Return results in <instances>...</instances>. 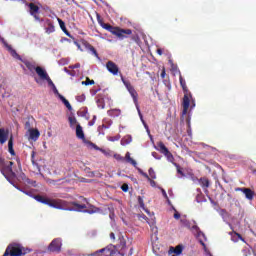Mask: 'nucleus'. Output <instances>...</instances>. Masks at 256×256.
<instances>
[{
	"instance_id": "nucleus-15",
	"label": "nucleus",
	"mask_w": 256,
	"mask_h": 256,
	"mask_svg": "<svg viewBox=\"0 0 256 256\" xmlns=\"http://www.w3.org/2000/svg\"><path fill=\"white\" fill-rule=\"evenodd\" d=\"M169 255H181L183 253V245H177L176 247H170L168 251Z\"/></svg>"
},
{
	"instance_id": "nucleus-38",
	"label": "nucleus",
	"mask_w": 256,
	"mask_h": 256,
	"mask_svg": "<svg viewBox=\"0 0 256 256\" xmlns=\"http://www.w3.org/2000/svg\"><path fill=\"white\" fill-rule=\"evenodd\" d=\"M25 183H27L28 185H32V187H36L37 186V181L31 180L29 178H26Z\"/></svg>"
},
{
	"instance_id": "nucleus-59",
	"label": "nucleus",
	"mask_w": 256,
	"mask_h": 256,
	"mask_svg": "<svg viewBox=\"0 0 256 256\" xmlns=\"http://www.w3.org/2000/svg\"><path fill=\"white\" fill-rule=\"evenodd\" d=\"M91 145L94 147V149H96V151H99L100 148H98L97 145H95V144H93V143H91Z\"/></svg>"
},
{
	"instance_id": "nucleus-46",
	"label": "nucleus",
	"mask_w": 256,
	"mask_h": 256,
	"mask_svg": "<svg viewBox=\"0 0 256 256\" xmlns=\"http://www.w3.org/2000/svg\"><path fill=\"white\" fill-rule=\"evenodd\" d=\"M150 227H151V231L153 232V233H158V231H157V226H155V225H150Z\"/></svg>"
},
{
	"instance_id": "nucleus-13",
	"label": "nucleus",
	"mask_w": 256,
	"mask_h": 256,
	"mask_svg": "<svg viewBox=\"0 0 256 256\" xmlns=\"http://www.w3.org/2000/svg\"><path fill=\"white\" fill-rule=\"evenodd\" d=\"M45 33H47V35H51V33H55V25H53V21L49 19L45 21Z\"/></svg>"
},
{
	"instance_id": "nucleus-43",
	"label": "nucleus",
	"mask_w": 256,
	"mask_h": 256,
	"mask_svg": "<svg viewBox=\"0 0 256 256\" xmlns=\"http://www.w3.org/2000/svg\"><path fill=\"white\" fill-rule=\"evenodd\" d=\"M128 163H131V165H133V167H137V161H135L133 158H130Z\"/></svg>"
},
{
	"instance_id": "nucleus-58",
	"label": "nucleus",
	"mask_w": 256,
	"mask_h": 256,
	"mask_svg": "<svg viewBox=\"0 0 256 256\" xmlns=\"http://www.w3.org/2000/svg\"><path fill=\"white\" fill-rule=\"evenodd\" d=\"M157 53H158V55H163V50L157 49Z\"/></svg>"
},
{
	"instance_id": "nucleus-24",
	"label": "nucleus",
	"mask_w": 256,
	"mask_h": 256,
	"mask_svg": "<svg viewBox=\"0 0 256 256\" xmlns=\"http://www.w3.org/2000/svg\"><path fill=\"white\" fill-rule=\"evenodd\" d=\"M108 116L109 117H120L121 116V110L119 109H111V110H108L107 112Z\"/></svg>"
},
{
	"instance_id": "nucleus-17",
	"label": "nucleus",
	"mask_w": 256,
	"mask_h": 256,
	"mask_svg": "<svg viewBox=\"0 0 256 256\" xmlns=\"http://www.w3.org/2000/svg\"><path fill=\"white\" fill-rule=\"evenodd\" d=\"M242 191L246 199H248L249 201H253V197H255V192H253V190L249 188H242Z\"/></svg>"
},
{
	"instance_id": "nucleus-9",
	"label": "nucleus",
	"mask_w": 256,
	"mask_h": 256,
	"mask_svg": "<svg viewBox=\"0 0 256 256\" xmlns=\"http://www.w3.org/2000/svg\"><path fill=\"white\" fill-rule=\"evenodd\" d=\"M61 240L60 238H55L48 246V251L51 253H60L61 252Z\"/></svg>"
},
{
	"instance_id": "nucleus-63",
	"label": "nucleus",
	"mask_w": 256,
	"mask_h": 256,
	"mask_svg": "<svg viewBox=\"0 0 256 256\" xmlns=\"http://www.w3.org/2000/svg\"><path fill=\"white\" fill-rule=\"evenodd\" d=\"M11 179H15V178H9V179H7V181H9V183H13V182H11Z\"/></svg>"
},
{
	"instance_id": "nucleus-23",
	"label": "nucleus",
	"mask_w": 256,
	"mask_h": 256,
	"mask_svg": "<svg viewBox=\"0 0 256 256\" xmlns=\"http://www.w3.org/2000/svg\"><path fill=\"white\" fill-rule=\"evenodd\" d=\"M157 147L158 150L162 153V155H166L167 153H169V149L167 148V146H165L163 142H158Z\"/></svg>"
},
{
	"instance_id": "nucleus-40",
	"label": "nucleus",
	"mask_w": 256,
	"mask_h": 256,
	"mask_svg": "<svg viewBox=\"0 0 256 256\" xmlns=\"http://www.w3.org/2000/svg\"><path fill=\"white\" fill-rule=\"evenodd\" d=\"M76 100L79 102V103H83V101H85V94H82L80 96H77L76 97Z\"/></svg>"
},
{
	"instance_id": "nucleus-64",
	"label": "nucleus",
	"mask_w": 256,
	"mask_h": 256,
	"mask_svg": "<svg viewBox=\"0 0 256 256\" xmlns=\"http://www.w3.org/2000/svg\"><path fill=\"white\" fill-rule=\"evenodd\" d=\"M143 219H147V216L143 215Z\"/></svg>"
},
{
	"instance_id": "nucleus-31",
	"label": "nucleus",
	"mask_w": 256,
	"mask_h": 256,
	"mask_svg": "<svg viewBox=\"0 0 256 256\" xmlns=\"http://www.w3.org/2000/svg\"><path fill=\"white\" fill-rule=\"evenodd\" d=\"M138 113H139V117H140V119H141V121H142V123H143V125H144V127H145V129L147 131V133H150L149 126L147 125V123H145V120H143V114H141L140 110H138Z\"/></svg>"
},
{
	"instance_id": "nucleus-11",
	"label": "nucleus",
	"mask_w": 256,
	"mask_h": 256,
	"mask_svg": "<svg viewBox=\"0 0 256 256\" xmlns=\"http://www.w3.org/2000/svg\"><path fill=\"white\" fill-rule=\"evenodd\" d=\"M29 9H30V15H32V17H34V19H36V21H39V6L35 5V3H30L28 5Z\"/></svg>"
},
{
	"instance_id": "nucleus-18",
	"label": "nucleus",
	"mask_w": 256,
	"mask_h": 256,
	"mask_svg": "<svg viewBox=\"0 0 256 256\" xmlns=\"http://www.w3.org/2000/svg\"><path fill=\"white\" fill-rule=\"evenodd\" d=\"M57 21L60 25V29H62L63 33H65V35H67V37H73L71 36V33L69 32V30H67V26H65V22L61 19V18H57Z\"/></svg>"
},
{
	"instance_id": "nucleus-34",
	"label": "nucleus",
	"mask_w": 256,
	"mask_h": 256,
	"mask_svg": "<svg viewBox=\"0 0 256 256\" xmlns=\"http://www.w3.org/2000/svg\"><path fill=\"white\" fill-rule=\"evenodd\" d=\"M68 121L70 123V127H73L74 125H77V118H75V116H70L68 118Z\"/></svg>"
},
{
	"instance_id": "nucleus-21",
	"label": "nucleus",
	"mask_w": 256,
	"mask_h": 256,
	"mask_svg": "<svg viewBox=\"0 0 256 256\" xmlns=\"http://www.w3.org/2000/svg\"><path fill=\"white\" fill-rule=\"evenodd\" d=\"M231 240L234 241V243H237V241H243V243H245V238H243V236L237 232L231 233Z\"/></svg>"
},
{
	"instance_id": "nucleus-47",
	"label": "nucleus",
	"mask_w": 256,
	"mask_h": 256,
	"mask_svg": "<svg viewBox=\"0 0 256 256\" xmlns=\"http://www.w3.org/2000/svg\"><path fill=\"white\" fill-rule=\"evenodd\" d=\"M81 67V64L77 63L75 65L70 66V69H79Z\"/></svg>"
},
{
	"instance_id": "nucleus-35",
	"label": "nucleus",
	"mask_w": 256,
	"mask_h": 256,
	"mask_svg": "<svg viewBox=\"0 0 256 256\" xmlns=\"http://www.w3.org/2000/svg\"><path fill=\"white\" fill-rule=\"evenodd\" d=\"M148 173H149L148 177H150V179H157V175L155 174V170H153V168H150L148 170Z\"/></svg>"
},
{
	"instance_id": "nucleus-56",
	"label": "nucleus",
	"mask_w": 256,
	"mask_h": 256,
	"mask_svg": "<svg viewBox=\"0 0 256 256\" xmlns=\"http://www.w3.org/2000/svg\"><path fill=\"white\" fill-rule=\"evenodd\" d=\"M74 45L78 47V49H81V44L79 42H74Z\"/></svg>"
},
{
	"instance_id": "nucleus-19",
	"label": "nucleus",
	"mask_w": 256,
	"mask_h": 256,
	"mask_svg": "<svg viewBox=\"0 0 256 256\" xmlns=\"http://www.w3.org/2000/svg\"><path fill=\"white\" fill-rule=\"evenodd\" d=\"M9 137V133L5 131V129L0 128V143L1 145L7 142V138Z\"/></svg>"
},
{
	"instance_id": "nucleus-8",
	"label": "nucleus",
	"mask_w": 256,
	"mask_h": 256,
	"mask_svg": "<svg viewBox=\"0 0 256 256\" xmlns=\"http://www.w3.org/2000/svg\"><path fill=\"white\" fill-rule=\"evenodd\" d=\"M38 77L42 79V81H47L49 87H52V89L55 87V83H53V80L49 77L47 70L38 68Z\"/></svg>"
},
{
	"instance_id": "nucleus-7",
	"label": "nucleus",
	"mask_w": 256,
	"mask_h": 256,
	"mask_svg": "<svg viewBox=\"0 0 256 256\" xmlns=\"http://www.w3.org/2000/svg\"><path fill=\"white\" fill-rule=\"evenodd\" d=\"M120 79L123 83V85L126 87L127 91L131 95L133 101L135 104H137L139 94L137 93V90H135V87L131 85V82L125 80V77H123V74L120 73Z\"/></svg>"
},
{
	"instance_id": "nucleus-60",
	"label": "nucleus",
	"mask_w": 256,
	"mask_h": 256,
	"mask_svg": "<svg viewBox=\"0 0 256 256\" xmlns=\"http://www.w3.org/2000/svg\"><path fill=\"white\" fill-rule=\"evenodd\" d=\"M64 71L66 72V73H69L70 75H74V74H72L67 68H64Z\"/></svg>"
},
{
	"instance_id": "nucleus-25",
	"label": "nucleus",
	"mask_w": 256,
	"mask_h": 256,
	"mask_svg": "<svg viewBox=\"0 0 256 256\" xmlns=\"http://www.w3.org/2000/svg\"><path fill=\"white\" fill-rule=\"evenodd\" d=\"M199 183H200V185H201V187H202L203 189L209 188L210 182H209V179H208V178H205V177L200 178V179H199Z\"/></svg>"
},
{
	"instance_id": "nucleus-36",
	"label": "nucleus",
	"mask_w": 256,
	"mask_h": 256,
	"mask_svg": "<svg viewBox=\"0 0 256 256\" xmlns=\"http://www.w3.org/2000/svg\"><path fill=\"white\" fill-rule=\"evenodd\" d=\"M82 85H95V80H91L87 77L86 81H82Z\"/></svg>"
},
{
	"instance_id": "nucleus-45",
	"label": "nucleus",
	"mask_w": 256,
	"mask_h": 256,
	"mask_svg": "<svg viewBox=\"0 0 256 256\" xmlns=\"http://www.w3.org/2000/svg\"><path fill=\"white\" fill-rule=\"evenodd\" d=\"M167 75V72L165 71V68L162 69L160 77L161 79H164V77Z\"/></svg>"
},
{
	"instance_id": "nucleus-39",
	"label": "nucleus",
	"mask_w": 256,
	"mask_h": 256,
	"mask_svg": "<svg viewBox=\"0 0 256 256\" xmlns=\"http://www.w3.org/2000/svg\"><path fill=\"white\" fill-rule=\"evenodd\" d=\"M18 181H27V176L25 175V173H20V175L18 176Z\"/></svg>"
},
{
	"instance_id": "nucleus-49",
	"label": "nucleus",
	"mask_w": 256,
	"mask_h": 256,
	"mask_svg": "<svg viewBox=\"0 0 256 256\" xmlns=\"http://www.w3.org/2000/svg\"><path fill=\"white\" fill-rule=\"evenodd\" d=\"M25 129H31V122L29 121L25 122Z\"/></svg>"
},
{
	"instance_id": "nucleus-22",
	"label": "nucleus",
	"mask_w": 256,
	"mask_h": 256,
	"mask_svg": "<svg viewBox=\"0 0 256 256\" xmlns=\"http://www.w3.org/2000/svg\"><path fill=\"white\" fill-rule=\"evenodd\" d=\"M41 133L37 129H30V139L32 141H37L40 137Z\"/></svg>"
},
{
	"instance_id": "nucleus-27",
	"label": "nucleus",
	"mask_w": 256,
	"mask_h": 256,
	"mask_svg": "<svg viewBox=\"0 0 256 256\" xmlns=\"http://www.w3.org/2000/svg\"><path fill=\"white\" fill-rule=\"evenodd\" d=\"M8 151L10 155L15 156V150L13 149V136H11L8 141Z\"/></svg>"
},
{
	"instance_id": "nucleus-33",
	"label": "nucleus",
	"mask_w": 256,
	"mask_h": 256,
	"mask_svg": "<svg viewBox=\"0 0 256 256\" xmlns=\"http://www.w3.org/2000/svg\"><path fill=\"white\" fill-rule=\"evenodd\" d=\"M164 155L170 163H175V162H173V161H175V157H173V154L170 151Z\"/></svg>"
},
{
	"instance_id": "nucleus-41",
	"label": "nucleus",
	"mask_w": 256,
	"mask_h": 256,
	"mask_svg": "<svg viewBox=\"0 0 256 256\" xmlns=\"http://www.w3.org/2000/svg\"><path fill=\"white\" fill-rule=\"evenodd\" d=\"M121 189L124 193H127V191H129V185L127 183H124L122 186H121Z\"/></svg>"
},
{
	"instance_id": "nucleus-3",
	"label": "nucleus",
	"mask_w": 256,
	"mask_h": 256,
	"mask_svg": "<svg viewBox=\"0 0 256 256\" xmlns=\"http://www.w3.org/2000/svg\"><path fill=\"white\" fill-rule=\"evenodd\" d=\"M180 86L182 87V91L184 92L183 102H182V115H187V111H189V105L191 104V92H189V88H187V82L183 79V76H179Z\"/></svg>"
},
{
	"instance_id": "nucleus-32",
	"label": "nucleus",
	"mask_w": 256,
	"mask_h": 256,
	"mask_svg": "<svg viewBox=\"0 0 256 256\" xmlns=\"http://www.w3.org/2000/svg\"><path fill=\"white\" fill-rule=\"evenodd\" d=\"M138 203H139L141 209H143L144 211H146V213H148L147 209H145V202H143V197L138 196Z\"/></svg>"
},
{
	"instance_id": "nucleus-5",
	"label": "nucleus",
	"mask_w": 256,
	"mask_h": 256,
	"mask_svg": "<svg viewBox=\"0 0 256 256\" xmlns=\"http://www.w3.org/2000/svg\"><path fill=\"white\" fill-rule=\"evenodd\" d=\"M120 79L123 83V85L126 87L127 91L131 95L133 101L135 104H137L139 94L137 93V90H135V87L131 85V82L125 80V77H123V74L120 73Z\"/></svg>"
},
{
	"instance_id": "nucleus-30",
	"label": "nucleus",
	"mask_w": 256,
	"mask_h": 256,
	"mask_svg": "<svg viewBox=\"0 0 256 256\" xmlns=\"http://www.w3.org/2000/svg\"><path fill=\"white\" fill-rule=\"evenodd\" d=\"M174 167L177 169V173L181 175V177H185V173L183 172V168L177 163H173Z\"/></svg>"
},
{
	"instance_id": "nucleus-26",
	"label": "nucleus",
	"mask_w": 256,
	"mask_h": 256,
	"mask_svg": "<svg viewBox=\"0 0 256 256\" xmlns=\"http://www.w3.org/2000/svg\"><path fill=\"white\" fill-rule=\"evenodd\" d=\"M59 99L60 101H62V103H64L65 107L68 108V111H71L73 109V107L71 106V103H69L68 100L65 99V96L59 94Z\"/></svg>"
},
{
	"instance_id": "nucleus-61",
	"label": "nucleus",
	"mask_w": 256,
	"mask_h": 256,
	"mask_svg": "<svg viewBox=\"0 0 256 256\" xmlns=\"http://www.w3.org/2000/svg\"><path fill=\"white\" fill-rule=\"evenodd\" d=\"M95 124V121L89 122V125L92 126Z\"/></svg>"
},
{
	"instance_id": "nucleus-16",
	"label": "nucleus",
	"mask_w": 256,
	"mask_h": 256,
	"mask_svg": "<svg viewBox=\"0 0 256 256\" xmlns=\"http://www.w3.org/2000/svg\"><path fill=\"white\" fill-rule=\"evenodd\" d=\"M101 253H105L104 256H111L113 255V250L109 247L102 248L94 253L95 256H100Z\"/></svg>"
},
{
	"instance_id": "nucleus-42",
	"label": "nucleus",
	"mask_w": 256,
	"mask_h": 256,
	"mask_svg": "<svg viewBox=\"0 0 256 256\" xmlns=\"http://www.w3.org/2000/svg\"><path fill=\"white\" fill-rule=\"evenodd\" d=\"M31 161H32V165H37V162H35V151H32L31 153Z\"/></svg>"
},
{
	"instance_id": "nucleus-62",
	"label": "nucleus",
	"mask_w": 256,
	"mask_h": 256,
	"mask_svg": "<svg viewBox=\"0 0 256 256\" xmlns=\"http://www.w3.org/2000/svg\"><path fill=\"white\" fill-rule=\"evenodd\" d=\"M201 245H203V247H205V242L200 241Z\"/></svg>"
},
{
	"instance_id": "nucleus-2",
	"label": "nucleus",
	"mask_w": 256,
	"mask_h": 256,
	"mask_svg": "<svg viewBox=\"0 0 256 256\" xmlns=\"http://www.w3.org/2000/svg\"><path fill=\"white\" fill-rule=\"evenodd\" d=\"M96 19L100 27L102 29H105L106 31H109L112 35H115L118 37V39H127V35H132L133 31L131 29H122L119 27L112 26L111 24H107L103 21V18H101V15L97 14Z\"/></svg>"
},
{
	"instance_id": "nucleus-44",
	"label": "nucleus",
	"mask_w": 256,
	"mask_h": 256,
	"mask_svg": "<svg viewBox=\"0 0 256 256\" xmlns=\"http://www.w3.org/2000/svg\"><path fill=\"white\" fill-rule=\"evenodd\" d=\"M15 187H16V189H18L19 191L24 192L25 195H28L29 197H31V195H32L31 191H23V190H21V188H19V187H17V186H15Z\"/></svg>"
},
{
	"instance_id": "nucleus-4",
	"label": "nucleus",
	"mask_w": 256,
	"mask_h": 256,
	"mask_svg": "<svg viewBox=\"0 0 256 256\" xmlns=\"http://www.w3.org/2000/svg\"><path fill=\"white\" fill-rule=\"evenodd\" d=\"M2 175L6 179H17V174L13 171V162L2 160Z\"/></svg>"
},
{
	"instance_id": "nucleus-51",
	"label": "nucleus",
	"mask_w": 256,
	"mask_h": 256,
	"mask_svg": "<svg viewBox=\"0 0 256 256\" xmlns=\"http://www.w3.org/2000/svg\"><path fill=\"white\" fill-rule=\"evenodd\" d=\"M148 181L150 182L151 187H155L156 182L153 180V178H150Z\"/></svg>"
},
{
	"instance_id": "nucleus-50",
	"label": "nucleus",
	"mask_w": 256,
	"mask_h": 256,
	"mask_svg": "<svg viewBox=\"0 0 256 256\" xmlns=\"http://www.w3.org/2000/svg\"><path fill=\"white\" fill-rule=\"evenodd\" d=\"M52 89H53L55 95H58V97H59V95H61V94L59 93V90H57V86H54Z\"/></svg>"
},
{
	"instance_id": "nucleus-53",
	"label": "nucleus",
	"mask_w": 256,
	"mask_h": 256,
	"mask_svg": "<svg viewBox=\"0 0 256 256\" xmlns=\"http://www.w3.org/2000/svg\"><path fill=\"white\" fill-rule=\"evenodd\" d=\"M131 159V154L129 152L126 153V161L128 162Z\"/></svg>"
},
{
	"instance_id": "nucleus-12",
	"label": "nucleus",
	"mask_w": 256,
	"mask_h": 256,
	"mask_svg": "<svg viewBox=\"0 0 256 256\" xmlns=\"http://www.w3.org/2000/svg\"><path fill=\"white\" fill-rule=\"evenodd\" d=\"M82 45L83 47H85V49H87L88 51L92 52V55L94 57H97V59H99V53H97V50L95 49V47H93V45L89 44V42L82 40Z\"/></svg>"
},
{
	"instance_id": "nucleus-37",
	"label": "nucleus",
	"mask_w": 256,
	"mask_h": 256,
	"mask_svg": "<svg viewBox=\"0 0 256 256\" xmlns=\"http://www.w3.org/2000/svg\"><path fill=\"white\" fill-rule=\"evenodd\" d=\"M138 173L142 175V177H145V179H147L148 181H151V177H149L147 173L143 172L141 168H138Z\"/></svg>"
},
{
	"instance_id": "nucleus-1",
	"label": "nucleus",
	"mask_w": 256,
	"mask_h": 256,
	"mask_svg": "<svg viewBox=\"0 0 256 256\" xmlns=\"http://www.w3.org/2000/svg\"><path fill=\"white\" fill-rule=\"evenodd\" d=\"M33 199H35V201H38V203L48 205V207H52L53 209H59L61 211H82L83 213H89L90 215H93V213H97V208L95 206L87 209V205L79 204L77 202H68L63 199H51L41 195H34Z\"/></svg>"
},
{
	"instance_id": "nucleus-52",
	"label": "nucleus",
	"mask_w": 256,
	"mask_h": 256,
	"mask_svg": "<svg viewBox=\"0 0 256 256\" xmlns=\"http://www.w3.org/2000/svg\"><path fill=\"white\" fill-rule=\"evenodd\" d=\"M152 157H154L155 159H161V157H159V154H157V152H152Z\"/></svg>"
},
{
	"instance_id": "nucleus-54",
	"label": "nucleus",
	"mask_w": 256,
	"mask_h": 256,
	"mask_svg": "<svg viewBox=\"0 0 256 256\" xmlns=\"http://www.w3.org/2000/svg\"><path fill=\"white\" fill-rule=\"evenodd\" d=\"M162 194L165 199H168L167 192L164 189H162Z\"/></svg>"
},
{
	"instance_id": "nucleus-6",
	"label": "nucleus",
	"mask_w": 256,
	"mask_h": 256,
	"mask_svg": "<svg viewBox=\"0 0 256 256\" xmlns=\"http://www.w3.org/2000/svg\"><path fill=\"white\" fill-rule=\"evenodd\" d=\"M120 79L123 83V85L126 87L127 91L131 95L133 101L135 104H137L139 94L137 93V90H135V87L131 85V82L125 80V77H123V74L120 73Z\"/></svg>"
},
{
	"instance_id": "nucleus-10",
	"label": "nucleus",
	"mask_w": 256,
	"mask_h": 256,
	"mask_svg": "<svg viewBox=\"0 0 256 256\" xmlns=\"http://www.w3.org/2000/svg\"><path fill=\"white\" fill-rule=\"evenodd\" d=\"M106 69L111 73L112 75H119V66L115 64L113 61H108L106 63Z\"/></svg>"
},
{
	"instance_id": "nucleus-48",
	"label": "nucleus",
	"mask_w": 256,
	"mask_h": 256,
	"mask_svg": "<svg viewBox=\"0 0 256 256\" xmlns=\"http://www.w3.org/2000/svg\"><path fill=\"white\" fill-rule=\"evenodd\" d=\"M174 219H181V214L179 212H175Z\"/></svg>"
},
{
	"instance_id": "nucleus-20",
	"label": "nucleus",
	"mask_w": 256,
	"mask_h": 256,
	"mask_svg": "<svg viewBox=\"0 0 256 256\" xmlns=\"http://www.w3.org/2000/svg\"><path fill=\"white\" fill-rule=\"evenodd\" d=\"M76 137L78 139L85 140V133L83 132V127L80 124L76 126Z\"/></svg>"
},
{
	"instance_id": "nucleus-28",
	"label": "nucleus",
	"mask_w": 256,
	"mask_h": 256,
	"mask_svg": "<svg viewBox=\"0 0 256 256\" xmlns=\"http://www.w3.org/2000/svg\"><path fill=\"white\" fill-rule=\"evenodd\" d=\"M131 141H133V138L131 136H125L121 140V145H124V146L129 145V143H131Z\"/></svg>"
},
{
	"instance_id": "nucleus-14",
	"label": "nucleus",
	"mask_w": 256,
	"mask_h": 256,
	"mask_svg": "<svg viewBox=\"0 0 256 256\" xmlns=\"http://www.w3.org/2000/svg\"><path fill=\"white\" fill-rule=\"evenodd\" d=\"M24 64L28 70H30L31 72L35 71L37 73V75H39L38 69H45L41 66H35V63L30 62V61H26V62H24Z\"/></svg>"
},
{
	"instance_id": "nucleus-29",
	"label": "nucleus",
	"mask_w": 256,
	"mask_h": 256,
	"mask_svg": "<svg viewBox=\"0 0 256 256\" xmlns=\"http://www.w3.org/2000/svg\"><path fill=\"white\" fill-rule=\"evenodd\" d=\"M8 50L10 51V55H12V57H14V59L21 60V56L17 54V51H15V49H13V48H11V46H9Z\"/></svg>"
},
{
	"instance_id": "nucleus-57",
	"label": "nucleus",
	"mask_w": 256,
	"mask_h": 256,
	"mask_svg": "<svg viewBox=\"0 0 256 256\" xmlns=\"http://www.w3.org/2000/svg\"><path fill=\"white\" fill-rule=\"evenodd\" d=\"M110 141H119V137L110 138Z\"/></svg>"
},
{
	"instance_id": "nucleus-55",
	"label": "nucleus",
	"mask_w": 256,
	"mask_h": 256,
	"mask_svg": "<svg viewBox=\"0 0 256 256\" xmlns=\"http://www.w3.org/2000/svg\"><path fill=\"white\" fill-rule=\"evenodd\" d=\"M110 239H113V240H115V233H110Z\"/></svg>"
}]
</instances>
